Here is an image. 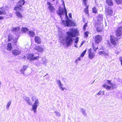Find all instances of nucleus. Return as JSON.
Returning a JSON list of instances; mask_svg holds the SVG:
<instances>
[{"label":"nucleus","instance_id":"obj_1","mask_svg":"<svg viewBox=\"0 0 122 122\" xmlns=\"http://www.w3.org/2000/svg\"><path fill=\"white\" fill-rule=\"evenodd\" d=\"M70 32H66L67 35L64 38L63 37H59V39L60 42L63 45L65 43L66 46H70L73 43V41L74 39L73 37H75V31Z\"/></svg>","mask_w":122,"mask_h":122},{"label":"nucleus","instance_id":"obj_2","mask_svg":"<svg viewBox=\"0 0 122 122\" xmlns=\"http://www.w3.org/2000/svg\"><path fill=\"white\" fill-rule=\"evenodd\" d=\"M106 82L108 84L110 85L111 86L107 85L106 84H104L102 85L103 87L106 88L107 90H110L111 89H113V88H115L116 85L115 84L112 83L110 80H107Z\"/></svg>","mask_w":122,"mask_h":122},{"label":"nucleus","instance_id":"obj_3","mask_svg":"<svg viewBox=\"0 0 122 122\" xmlns=\"http://www.w3.org/2000/svg\"><path fill=\"white\" fill-rule=\"evenodd\" d=\"M25 3V1L24 0H21L18 2L16 6H15L14 8V10H22L23 8L22 5H23Z\"/></svg>","mask_w":122,"mask_h":122},{"label":"nucleus","instance_id":"obj_4","mask_svg":"<svg viewBox=\"0 0 122 122\" xmlns=\"http://www.w3.org/2000/svg\"><path fill=\"white\" fill-rule=\"evenodd\" d=\"M19 38L17 37L16 36H14L12 34H9L8 35V41L9 42L11 41L12 40H13L14 44L15 46L17 45V40Z\"/></svg>","mask_w":122,"mask_h":122},{"label":"nucleus","instance_id":"obj_5","mask_svg":"<svg viewBox=\"0 0 122 122\" xmlns=\"http://www.w3.org/2000/svg\"><path fill=\"white\" fill-rule=\"evenodd\" d=\"M26 58L29 61H32L34 60H38L39 58V56H35L33 54L30 53L27 55Z\"/></svg>","mask_w":122,"mask_h":122},{"label":"nucleus","instance_id":"obj_6","mask_svg":"<svg viewBox=\"0 0 122 122\" xmlns=\"http://www.w3.org/2000/svg\"><path fill=\"white\" fill-rule=\"evenodd\" d=\"M12 31L14 33V36L15 35L17 36V37L19 38L20 35V28L19 27H13L12 28Z\"/></svg>","mask_w":122,"mask_h":122},{"label":"nucleus","instance_id":"obj_7","mask_svg":"<svg viewBox=\"0 0 122 122\" xmlns=\"http://www.w3.org/2000/svg\"><path fill=\"white\" fill-rule=\"evenodd\" d=\"M34 103L32 105L31 109L34 111L35 113L37 107L39 105L40 103L38 99H37L36 101H34Z\"/></svg>","mask_w":122,"mask_h":122},{"label":"nucleus","instance_id":"obj_8","mask_svg":"<svg viewBox=\"0 0 122 122\" xmlns=\"http://www.w3.org/2000/svg\"><path fill=\"white\" fill-rule=\"evenodd\" d=\"M21 52V50L19 48H16L12 51V54L14 56H16L20 55Z\"/></svg>","mask_w":122,"mask_h":122},{"label":"nucleus","instance_id":"obj_9","mask_svg":"<svg viewBox=\"0 0 122 122\" xmlns=\"http://www.w3.org/2000/svg\"><path fill=\"white\" fill-rule=\"evenodd\" d=\"M95 51V50L92 49L91 48L89 49L88 52L89 57L90 59H92L95 56V54L94 52Z\"/></svg>","mask_w":122,"mask_h":122},{"label":"nucleus","instance_id":"obj_10","mask_svg":"<svg viewBox=\"0 0 122 122\" xmlns=\"http://www.w3.org/2000/svg\"><path fill=\"white\" fill-rule=\"evenodd\" d=\"M105 12L106 15H107L111 16L112 15L113 12V10L112 8L110 7L106 9Z\"/></svg>","mask_w":122,"mask_h":122},{"label":"nucleus","instance_id":"obj_11","mask_svg":"<svg viewBox=\"0 0 122 122\" xmlns=\"http://www.w3.org/2000/svg\"><path fill=\"white\" fill-rule=\"evenodd\" d=\"M62 23L65 26H66L67 27L71 26V21L69 19L65 20H62Z\"/></svg>","mask_w":122,"mask_h":122},{"label":"nucleus","instance_id":"obj_12","mask_svg":"<svg viewBox=\"0 0 122 122\" xmlns=\"http://www.w3.org/2000/svg\"><path fill=\"white\" fill-rule=\"evenodd\" d=\"M102 39L101 35H98L96 36L95 38V42L97 44H99Z\"/></svg>","mask_w":122,"mask_h":122},{"label":"nucleus","instance_id":"obj_13","mask_svg":"<svg viewBox=\"0 0 122 122\" xmlns=\"http://www.w3.org/2000/svg\"><path fill=\"white\" fill-rule=\"evenodd\" d=\"M57 83L59 87V89H61V91H63L66 89L65 87H63V85L61 83L60 80H57Z\"/></svg>","mask_w":122,"mask_h":122},{"label":"nucleus","instance_id":"obj_14","mask_svg":"<svg viewBox=\"0 0 122 122\" xmlns=\"http://www.w3.org/2000/svg\"><path fill=\"white\" fill-rule=\"evenodd\" d=\"M118 39L116 38L115 37L113 36H111L110 37V41L111 43L115 46L116 44V42Z\"/></svg>","mask_w":122,"mask_h":122},{"label":"nucleus","instance_id":"obj_15","mask_svg":"<svg viewBox=\"0 0 122 122\" xmlns=\"http://www.w3.org/2000/svg\"><path fill=\"white\" fill-rule=\"evenodd\" d=\"M57 13L59 15L61 19H62V15H64V10L61 8H59V10L57 12Z\"/></svg>","mask_w":122,"mask_h":122},{"label":"nucleus","instance_id":"obj_16","mask_svg":"<svg viewBox=\"0 0 122 122\" xmlns=\"http://www.w3.org/2000/svg\"><path fill=\"white\" fill-rule=\"evenodd\" d=\"M116 33L117 36H120L122 35V26L119 27L116 30Z\"/></svg>","mask_w":122,"mask_h":122},{"label":"nucleus","instance_id":"obj_17","mask_svg":"<svg viewBox=\"0 0 122 122\" xmlns=\"http://www.w3.org/2000/svg\"><path fill=\"white\" fill-rule=\"evenodd\" d=\"M47 4L48 5V8L50 12L51 13L53 12L54 10V8L53 6H52V4L49 2H47Z\"/></svg>","mask_w":122,"mask_h":122},{"label":"nucleus","instance_id":"obj_18","mask_svg":"<svg viewBox=\"0 0 122 122\" xmlns=\"http://www.w3.org/2000/svg\"><path fill=\"white\" fill-rule=\"evenodd\" d=\"M35 49L39 52H42L44 50L43 48L39 45L36 46Z\"/></svg>","mask_w":122,"mask_h":122},{"label":"nucleus","instance_id":"obj_19","mask_svg":"<svg viewBox=\"0 0 122 122\" xmlns=\"http://www.w3.org/2000/svg\"><path fill=\"white\" fill-rule=\"evenodd\" d=\"M35 42L38 44L41 43V39L39 36H36L35 37Z\"/></svg>","mask_w":122,"mask_h":122},{"label":"nucleus","instance_id":"obj_20","mask_svg":"<svg viewBox=\"0 0 122 122\" xmlns=\"http://www.w3.org/2000/svg\"><path fill=\"white\" fill-rule=\"evenodd\" d=\"M98 54L99 55L103 56L105 57H107L108 56V53L106 52L105 51H100L99 52Z\"/></svg>","mask_w":122,"mask_h":122},{"label":"nucleus","instance_id":"obj_21","mask_svg":"<svg viewBox=\"0 0 122 122\" xmlns=\"http://www.w3.org/2000/svg\"><path fill=\"white\" fill-rule=\"evenodd\" d=\"M28 67L27 65H23V67L21 68L20 72L22 74H24V71H25L26 68Z\"/></svg>","mask_w":122,"mask_h":122},{"label":"nucleus","instance_id":"obj_22","mask_svg":"<svg viewBox=\"0 0 122 122\" xmlns=\"http://www.w3.org/2000/svg\"><path fill=\"white\" fill-rule=\"evenodd\" d=\"M15 13L17 16L19 18H22L23 17V16L21 14V13L18 10H16Z\"/></svg>","mask_w":122,"mask_h":122},{"label":"nucleus","instance_id":"obj_23","mask_svg":"<svg viewBox=\"0 0 122 122\" xmlns=\"http://www.w3.org/2000/svg\"><path fill=\"white\" fill-rule=\"evenodd\" d=\"M28 34L30 37H34L35 35V32L32 31H29L28 33Z\"/></svg>","mask_w":122,"mask_h":122},{"label":"nucleus","instance_id":"obj_24","mask_svg":"<svg viewBox=\"0 0 122 122\" xmlns=\"http://www.w3.org/2000/svg\"><path fill=\"white\" fill-rule=\"evenodd\" d=\"M107 4L110 6H112L113 5V3L112 0H106Z\"/></svg>","mask_w":122,"mask_h":122},{"label":"nucleus","instance_id":"obj_25","mask_svg":"<svg viewBox=\"0 0 122 122\" xmlns=\"http://www.w3.org/2000/svg\"><path fill=\"white\" fill-rule=\"evenodd\" d=\"M103 15L102 14H99L97 17V20L99 21H102L103 19Z\"/></svg>","mask_w":122,"mask_h":122},{"label":"nucleus","instance_id":"obj_26","mask_svg":"<svg viewBox=\"0 0 122 122\" xmlns=\"http://www.w3.org/2000/svg\"><path fill=\"white\" fill-rule=\"evenodd\" d=\"M25 100L27 102L28 104L30 105H31L32 103L30 101V98L29 97H26L25 98Z\"/></svg>","mask_w":122,"mask_h":122},{"label":"nucleus","instance_id":"obj_27","mask_svg":"<svg viewBox=\"0 0 122 122\" xmlns=\"http://www.w3.org/2000/svg\"><path fill=\"white\" fill-rule=\"evenodd\" d=\"M6 14V12L5 11V10H0V15H5ZM3 17L2 16H0V20H2L3 19Z\"/></svg>","mask_w":122,"mask_h":122},{"label":"nucleus","instance_id":"obj_28","mask_svg":"<svg viewBox=\"0 0 122 122\" xmlns=\"http://www.w3.org/2000/svg\"><path fill=\"white\" fill-rule=\"evenodd\" d=\"M81 112L82 113V114L84 116H86V110L83 108H81L80 109Z\"/></svg>","mask_w":122,"mask_h":122},{"label":"nucleus","instance_id":"obj_29","mask_svg":"<svg viewBox=\"0 0 122 122\" xmlns=\"http://www.w3.org/2000/svg\"><path fill=\"white\" fill-rule=\"evenodd\" d=\"M7 49L8 50L11 51L12 49V47L11 46V43H9L7 45Z\"/></svg>","mask_w":122,"mask_h":122},{"label":"nucleus","instance_id":"obj_30","mask_svg":"<svg viewBox=\"0 0 122 122\" xmlns=\"http://www.w3.org/2000/svg\"><path fill=\"white\" fill-rule=\"evenodd\" d=\"M28 30H29L27 28L25 27H22L21 30L23 32L25 33L28 31Z\"/></svg>","mask_w":122,"mask_h":122},{"label":"nucleus","instance_id":"obj_31","mask_svg":"<svg viewBox=\"0 0 122 122\" xmlns=\"http://www.w3.org/2000/svg\"><path fill=\"white\" fill-rule=\"evenodd\" d=\"M115 2L117 4H120L122 3V0H114Z\"/></svg>","mask_w":122,"mask_h":122},{"label":"nucleus","instance_id":"obj_32","mask_svg":"<svg viewBox=\"0 0 122 122\" xmlns=\"http://www.w3.org/2000/svg\"><path fill=\"white\" fill-rule=\"evenodd\" d=\"M31 99L33 102L36 101L37 99H38L36 98V97L35 95H33L31 98Z\"/></svg>","mask_w":122,"mask_h":122},{"label":"nucleus","instance_id":"obj_33","mask_svg":"<svg viewBox=\"0 0 122 122\" xmlns=\"http://www.w3.org/2000/svg\"><path fill=\"white\" fill-rule=\"evenodd\" d=\"M64 6V12H65V16H66V17H67V18H68V16L67 15V10L66 9L65 7V4H64V5H63Z\"/></svg>","mask_w":122,"mask_h":122},{"label":"nucleus","instance_id":"obj_34","mask_svg":"<svg viewBox=\"0 0 122 122\" xmlns=\"http://www.w3.org/2000/svg\"><path fill=\"white\" fill-rule=\"evenodd\" d=\"M102 28L101 27H98L97 28V31L98 32H101L102 31Z\"/></svg>","mask_w":122,"mask_h":122},{"label":"nucleus","instance_id":"obj_35","mask_svg":"<svg viewBox=\"0 0 122 122\" xmlns=\"http://www.w3.org/2000/svg\"><path fill=\"white\" fill-rule=\"evenodd\" d=\"M11 103V101H9V102H8L6 108L7 109H8Z\"/></svg>","mask_w":122,"mask_h":122},{"label":"nucleus","instance_id":"obj_36","mask_svg":"<svg viewBox=\"0 0 122 122\" xmlns=\"http://www.w3.org/2000/svg\"><path fill=\"white\" fill-rule=\"evenodd\" d=\"M92 11L93 12L95 13H96L97 12V10L95 7L93 8Z\"/></svg>","mask_w":122,"mask_h":122},{"label":"nucleus","instance_id":"obj_37","mask_svg":"<svg viewBox=\"0 0 122 122\" xmlns=\"http://www.w3.org/2000/svg\"><path fill=\"white\" fill-rule=\"evenodd\" d=\"M54 113H55L56 115L57 116L59 117L61 116V114L59 112L55 111L54 112Z\"/></svg>","mask_w":122,"mask_h":122},{"label":"nucleus","instance_id":"obj_38","mask_svg":"<svg viewBox=\"0 0 122 122\" xmlns=\"http://www.w3.org/2000/svg\"><path fill=\"white\" fill-rule=\"evenodd\" d=\"M86 51V50H84L81 54V57H83L85 54Z\"/></svg>","mask_w":122,"mask_h":122},{"label":"nucleus","instance_id":"obj_39","mask_svg":"<svg viewBox=\"0 0 122 122\" xmlns=\"http://www.w3.org/2000/svg\"><path fill=\"white\" fill-rule=\"evenodd\" d=\"M89 33V32L88 31H86L84 33V35L86 37H87L88 36V35Z\"/></svg>","mask_w":122,"mask_h":122},{"label":"nucleus","instance_id":"obj_40","mask_svg":"<svg viewBox=\"0 0 122 122\" xmlns=\"http://www.w3.org/2000/svg\"><path fill=\"white\" fill-rule=\"evenodd\" d=\"M102 93V91L101 90H100L99 92L95 95V96L96 97L98 95V96H99Z\"/></svg>","mask_w":122,"mask_h":122},{"label":"nucleus","instance_id":"obj_41","mask_svg":"<svg viewBox=\"0 0 122 122\" xmlns=\"http://www.w3.org/2000/svg\"><path fill=\"white\" fill-rule=\"evenodd\" d=\"M88 7H87L85 10V12L86 14H88Z\"/></svg>","mask_w":122,"mask_h":122},{"label":"nucleus","instance_id":"obj_42","mask_svg":"<svg viewBox=\"0 0 122 122\" xmlns=\"http://www.w3.org/2000/svg\"><path fill=\"white\" fill-rule=\"evenodd\" d=\"M79 39V37H77L75 40V43L76 44H77V43Z\"/></svg>","mask_w":122,"mask_h":122},{"label":"nucleus","instance_id":"obj_43","mask_svg":"<svg viewBox=\"0 0 122 122\" xmlns=\"http://www.w3.org/2000/svg\"><path fill=\"white\" fill-rule=\"evenodd\" d=\"M87 24L86 23H85L83 26L84 30H85L86 29V28L87 27Z\"/></svg>","mask_w":122,"mask_h":122},{"label":"nucleus","instance_id":"obj_44","mask_svg":"<svg viewBox=\"0 0 122 122\" xmlns=\"http://www.w3.org/2000/svg\"><path fill=\"white\" fill-rule=\"evenodd\" d=\"M81 59L80 58H78L75 61L76 62V63L78 61H80Z\"/></svg>","mask_w":122,"mask_h":122},{"label":"nucleus","instance_id":"obj_45","mask_svg":"<svg viewBox=\"0 0 122 122\" xmlns=\"http://www.w3.org/2000/svg\"><path fill=\"white\" fill-rule=\"evenodd\" d=\"M119 60L121 61V65L122 66V57H120L119 58Z\"/></svg>","mask_w":122,"mask_h":122},{"label":"nucleus","instance_id":"obj_46","mask_svg":"<svg viewBox=\"0 0 122 122\" xmlns=\"http://www.w3.org/2000/svg\"><path fill=\"white\" fill-rule=\"evenodd\" d=\"M83 2L84 4L86 5V0H83Z\"/></svg>","mask_w":122,"mask_h":122},{"label":"nucleus","instance_id":"obj_47","mask_svg":"<svg viewBox=\"0 0 122 122\" xmlns=\"http://www.w3.org/2000/svg\"><path fill=\"white\" fill-rule=\"evenodd\" d=\"M68 15L70 18H71V13L69 14Z\"/></svg>","mask_w":122,"mask_h":122},{"label":"nucleus","instance_id":"obj_48","mask_svg":"<svg viewBox=\"0 0 122 122\" xmlns=\"http://www.w3.org/2000/svg\"><path fill=\"white\" fill-rule=\"evenodd\" d=\"M61 1L62 2L63 4V5H64V6L65 4L63 0H61Z\"/></svg>","mask_w":122,"mask_h":122},{"label":"nucleus","instance_id":"obj_49","mask_svg":"<svg viewBox=\"0 0 122 122\" xmlns=\"http://www.w3.org/2000/svg\"><path fill=\"white\" fill-rule=\"evenodd\" d=\"M77 44H75L74 45V47H76V48L77 47Z\"/></svg>","mask_w":122,"mask_h":122},{"label":"nucleus","instance_id":"obj_50","mask_svg":"<svg viewBox=\"0 0 122 122\" xmlns=\"http://www.w3.org/2000/svg\"><path fill=\"white\" fill-rule=\"evenodd\" d=\"M102 95H104V91H102Z\"/></svg>","mask_w":122,"mask_h":122},{"label":"nucleus","instance_id":"obj_51","mask_svg":"<svg viewBox=\"0 0 122 122\" xmlns=\"http://www.w3.org/2000/svg\"><path fill=\"white\" fill-rule=\"evenodd\" d=\"M83 44V42H82V43H81V45L80 46V47H81Z\"/></svg>","mask_w":122,"mask_h":122},{"label":"nucleus","instance_id":"obj_52","mask_svg":"<svg viewBox=\"0 0 122 122\" xmlns=\"http://www.w3.org/2000/svg\"><path fill=\"white\" fill-rule=\"evenodd\" d=\"M53 1H54L55 0H52Z\"/></svg>","mask_w":122,"mask_h":122},{"label":"nucleus","instance_id":"obj_53","mask_svg":"<svg viewBox=\"0 0 122 122\" xmlns=\"http://www.w3.org/2000/svg\"><path fill=\"white\" fill-rule=\"evenodd\" d=\"M97 48H98V47H97V48L96 49H96H97Z\"/></svg>","mask_w":122,"mask_h":122}]
</instances>
